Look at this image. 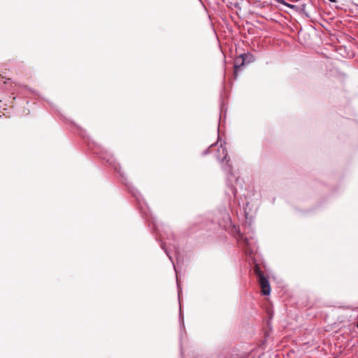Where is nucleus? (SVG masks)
Returning <instances> with one entry per match:
<instances>
[{
	"instance_id": "obj_1",
	"label": "nucleus",
	"mask_w": 358,
	"mask_h": 358,
	"mask_svg": "<svg viewBox=\"0 0 358 358\" xmlns=\"http://www.w3.org/2000/svg\"><path fill=\"white\" fill-rule=\"evenodd\" d=\"M217 159L220 160L222 164V169L227 173V186L229 191L226 194L231 200L234 198V202L240 204L238 197V192L243 189V180L232 172L231 165L229 164V159H227V152L225 148L220 145L218 148Z\"/></svg>"
},
{
	"instance_id": "obj_2",
	"label": "nucleus",
	"mask_w": 358,
	"mask_h": 358,
	"mask_svg": "<svg viewBox=\"0 0 358 358\" xmlns=\"http://www.w3.org/2000/svg\"><path fill=\"white\" fill-rule=\"evenodd\" d=\"M237 241L240 246L244 250L246 255L250 256L256 252V241L253 237L245 236L243 234L238 232Z\"/></svg>"
},
{
	"instance_id": "obj_3",
	"label": "nucleus",
	"mask_w": 358,
	"mask_h": 358,
	"mask_svg": "<svg viewBox=\"0 0 358 358\" xmlns=\"http://www.w3.org/2000/svg\"><path fill=\"white\" fill-rule=\"evenodd\" d=\"M254 271L258 278L262 294L264 295H268L271 292V288L268 279L264 276L263 272L257 265H255Z\"/></svg>"
},
{
	"instance_id": "obj_4",
	"label": "nucleus",
	"mask_w": 358,
	"mask_h": 358,
	"mask_svg": "<svg viewBox=\"0 0 358 358\" xmlns=\"http://www.w3.org/2000/svg\"><path fill=\"white\" fill-rule=\"evenodd\" d=\"M94 150V152L96 155H98L100 158L106 160L107 162H108L110 164L113 165L114 169L119 171L117 170L118 164L115 163L114 159H113V157L109 155L108 153H105V152L103 150L102 148H100L99 146H96L92 148Z\"/></svg>"
},
{
	"instance_id": "obj_5",
	"label": "nucleus",
	"mask_w": 358,
	"mask_h": 358,
	"mask_svg": "<svg viewBox=\"0 0 358 358\" xmlns=\"http://www.w3.org/2000/svg\"><path fill=\"white\" fill-rule=\"evenodd\" d=\"M252 57V55L250 53H245L241 55L238 57H237L234 61V76L235 78L237 77V72L241 68V66L245 65L247 57Z\"/></svg>"
},
{
	"instance_id": "obj_6",
	"label": "nucleus",
	"mask_w": 358,
	"mask_h": 358,
	"mask_svg": "<svg viewBox=\"0 0 358 358\" xmlns=\"http://www.w3.org/2000/svg\"><path fill=\"white\" fill-rule=\"evenodd\" d=\"M131 193L133 194V196L136 199L138 202L140 203L141 194L138 192V191L137 189H132V190H131Z\"/></svg>"
},
{
	"instance_id": "obj_7",
	"label": "nucleus",
	"mask_w": 358,
	"mask_h": 358,
	"mask_svg": "<svg viewBox=\"0 0 358 358\" xmlns=\"http://www.w3.org/2000/svg\"><path fill=\"white\" fill-rule=\"evenodd\" d=\"M174 269H175L176 274V281H177V285H178V299L180 301V300L181 290H180V288L179 281H178V271H177V269H176L175 266H174Z\"/></svg>"
},
{
	"instance_id": "obj_8",
	"label": "nucleus",
	"mask_w": 358,
	"mask_h": 358,
	"mask_svg": "<svg viewBox=\"0 0 358 358\" xmlns=\"http://www.w3.org/2000/svg\"><path fill=\"white\" fill-rule=\"evenodd\" d=\"M180 329L181 330L182 329H185V324H184V319L183 316L182 315V311H181V306H180Z\"/></svg>"
},
{
	"instance_id": "obj_9",
	"label": "nucleus",
	"mask_w": 358,
	"mask_h": 358,
	"mask_svg": "<svg viewBox=\"0 0 358 358\" xmlns=\"http://www.w3.org/2000/svg\"><path fill=\"white\" fill-rule=\"evenodd\" d=\"M165 245H166V243H162L161 248L165 251L166 254L167 255V256L169 257L170 260L173 262L171 257L169 255L168 250L166 249Z\"/></svg>"
},
{
	"instance_id": "obj_10",
	"label": "nucleus",
	"mask_w": 358,
	"mask_h": 358,
	"mask_svg": "<svg viewBox=\"0 0 358 358\" xmlns=\"http://www.w3.org/2000/svg\"><path fill=\"white\" fill-rule=\"evenodd\" d=\"M275 1H276L277 2H278V3H281V4H282V5H285V6H286L289 7V8H294V6H293V5H291V4H289V3H286L284 0H275Z\"/></svg>"
},
{
	"instance_id": "obj_11",
	"label": "nucleus",
	"mask_w": 358,
	"mask_h": 358,
	"mask_svg": "<svg viewBox=\"0 0 358 358\" xmlns=\"http://www.w3.org/2000/svg\"><path fill=\"white\" fill-rule=\"evenodd\" d=\"M253 60H254V57L252 55V57H247L245 62L249 63V62H252Z\"/></svg>"
},
{
	"instance_id": "obj_12",
	"label": "nucleus",
	"mask_w": 358,
	"mask_h": 358,
	"mask_svg": "<svg viewBox=\"0 0 358 358\" xmlns=\"http://www.w3.org/2000/svg\"><path fill=\"white\" fill-rule=\"evenodd\" d=\"M213 145H210V147L208 150H205V151L203 152V154L204 155H206V154H208V153L210 152V151H209V150H210V149Z\"/></svg>"
},
{
	"instance_id": "obj_13",
	"label": "nucleus",
	"mask_w": 358,
	"mask_h": 358,
	"mask_svg": "<svg viewBox=\"0 0 358 358\" xmlns=\"http://www.w3.org/2000/svg\"><path fill=\"white\" fill-rule=\"evenodd\" d=\"M330 2L335 3L337 1V0H329Z\"/></svg>"
},
{
	"instance_id": "obj_14",
	"label": "nucleus",
	"mask_w": 358,
	"mask_h": 358,
	"mask_svg": "<svg viewBox=\"0 0 358 358\" xmlns=\"http://www.w3.org/2000/svg\"><path fill=\"white\" fill-rule=\"evenodd\" d=\"M159 236L160 238H163V236L160 233H159Z\"/></svg>"
},
{
	"instance_id": "obj_15",
	"label": "nucleus",
	"mask_w": 358,
	"mask_h": 358,
	"mask_svg": "<svg viewBox=\"0 0 358 358\" xmlns=\"http://www.w3.org/2000/svg\"><path fill=\"white\" fill-rule=\"evenodd\" d=\"M155 229L156 231H158V229H157V227L155 225Z\"/></svg>"
}]
</instances>
